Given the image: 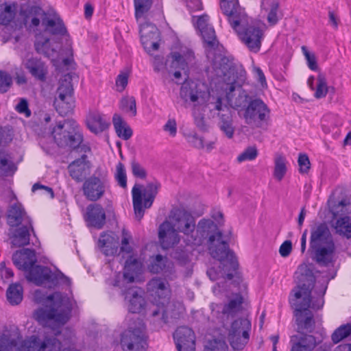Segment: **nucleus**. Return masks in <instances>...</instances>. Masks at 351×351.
Masks as SVG:
<instances>
[{
    "label": "nucleus",
    "instance_id": "obj_1",
    "mask_svg": "<svg viewBox=\"0 0 351 351\" xmlns=\"http://www.w3.org/2000/svg\"><path fill=\"white\" fill-rule=\"evenodd\" d=\"M197 231L204 239H208V248L211 256L220 262L223 274L228 280H234L237 285L242 282L239 271V263L234 253L230 250L229 244L223 240V234L216 223L210 219H202L197 224Z\"/></svg>",
    "mask_w": 351,
    "mask_h": 351
},
{
    "label": "nucleus",
    "instance_id": "obj_2",
    "mask_svg": "<svg viewBox=\"0 0 351 351\" xmlns=\"http://www.w3.org/2000/svg\"><path fill=\"white\" fill-rule=\"evenodd\" d=\"M13 264L25 272L26 279L38 286L51 289L60 282L69 283L70 279L62 272L53 273L50 268L36 265L37 258L34 250L23 248L16 251L12 256Z\"/></svg>",
    "mask_w": 351,
    "mask_h": 351
},
{
    "label": "nucleus",
    "instance_id": "obj_3",
    "mask_svg": "<svg viewBox=\"0 0 351 351\" xmlns=\"http://www.w3.org/2000/svg\"><path fill=\"white\" fill-rule=\"evenodd\" d=\"M221 9L240 40L252 52L261 47L262 30L254 24L238 0H221Z\"/></svg>",
    "mask_w": 351,
    "mask_h": 351
},
{
    "label": "nucleus",
    "instance_id": "obj_4",
    "mask_svg": "<svg viewBox=\"0 0 351 351\" xmlns=\"http://www.w3.org/2000/svg\"><path fill=\"white\" fill-rule=\"evenodd\" d=\"M315 281V278L312 275L302 276L300 284L293 290L296 300L293 302V305L295 306L294 315L296 317L299 334H304V332H312L314 330L315 320L309 308L319 309L324 305L322 296L326 292V287H324L321 297L315 302H311V294Z\"/></svg>",
    "mask_w": 351,
    "mask_h": 351
},
{
    "label": "nucleus",
    "instance_id": "obj_5",
    "mask_svg": "<svg viewBox=\"0 0 351 351\" xmlns=\"http://www.w3.org/2000/svg\"><path fill=\"white\" fill-rule=\"evenodd\" d=\"M49 306L40 308L35 313L36 319L45 324L52 322L53 334L58 336L60 334V328L69 319L72 311V304L66 294L54 292L47 298Z\"/></svg>",
    "mask_w": 351,
    "mask_h": 351
},
{
    "label": "nucleus",
    "instance_id": "obj_6",
    "mask_svg": "<svg viewBox=\"0 0 351 351\" xmlns=\"http://www.w3.org/2000/svg\"><path fill=\"white\" fill-rule=\"evenodd\" d=\"M212 67L215 75L222 78L227 85L225 90L228 103L236 108H241L245 109L252 98L247 94L245 90H242L239 95L233 99L232 93L235 90V84L239 78L236 66L229 61L227 57L219 55L213 58Z\"/></svg>",
    "mask_w": 351,
    "mask_h": 351
},
{
    "label": "nucleus",
    "instance_id": "obj_7",
    "mask_svg": "<svg viewBox=\"0 0 351 351\" xmlns=\"http://www.w3.org/2000/svg\"><path fill=\"white\" fill-rule=\"evenodd\" d=\"M54 142L63 149L77 150L80 152H90V147L84 144V136L79 124L74 119L59 121L51 131Z\"/></svg>",
    "mask_w": 351,
    "mask_h": 351
},
{
    "label": "nucleus",
    "instance_id": "obj_8",
    "mask_svg": "<svg viewBox=\"0 0 351 351\" xmlns=\"http://www.w3.org/2000/svg\"><path fill=\"white\" fill-rule=\"evenodd\" d=\"M147 290L149 295L153 298V303L156 308L152 311V316L154 322L162 326L168 322V315L165 305L169 300L170 291L168 282L160 278H154L147 285Z\"/></svg>",
    "mask_w": 351,
    "mask_h": 351
},
{
    "label": "nucleus",
    "instance_id": "obj_9",
    "mask_svg": "<svg viewBox=\"0 0 351 351\" xmlns=\"http://www.w3.org/2000/svg\"><path fill=\"white\" fill-rule=\"evenodd\" d=\"M120 344L123 351H146V326L141 318L134 319L121 335Z\"/></svg>",
    "mask_w": 351,
    "mask_h": 351
},
{
    "label": "nucleus",
    "instance_id": "obj_10",
    "mask_svg": "<svg viewBox=\"0 0 351 351\" xmlns=\"http://www.w3.org/2000/svg\"><path fill=\"white\" fill-rule=\"evenodd\" d=\"M160 188V184L158 181L149 182L142 190L143 186L135 184L132 190L133 207L136 218L140 221L145 213L143 208V196L144 197L143 206L145 208L152 206Z\"/></svg>",
    "mask_w": 351,
    "mask_h": 351
},
{
    "label": "nucleus",
    "instance_id": "obj_11",
    "mask_svg": "<svg viewBox=\"0 0 351 351\" xmlns=\"http://www.w3.org/2000/svg\"><path fill=\"white\" fill-rule=\"evenodd\" d=\"M107 187L108 172L99 167L84 180L82 189L86 199L95 202L104 195Z\"/></svg>",
    "mask_w": 351,
    "mask_h": 351
},
{
    "label": "nucleus",
    "instance_id": "obj_12",
    "mask_svg": "<svg viewBox=\"0 0 351 351\" xmlns=\"http://www.w3.org/2000/svg\"><path fill=\"white\" fill-rule=\"evenodd\" d=\"M53 106L58 113L64 117L71 114L75 107L73 88L71 79L65 77L60 82L56 90Z\"/></svg>",
    "mask_w": 351,
    "mask_h": 351
},
{
    "label": "nucleus",
    "instance_id": "obj_13",
    "mask_svg": "<svg viewBox=\"0 0 351 351\" xmlns=\"http://www.w3.org/2000/svg\"><path fill=\"white\" fill-rule=\"evenodd\" d=\"M251 322L247 319L234 320L228 332V341L234 350H242L248 342Z\"/></svg>",
    "mask_w": 351,
    "mask_h": 351
},
{
    "label": "nucleus",
    "instance_id": "obj_14",
    "mask_svg": "<svg viewBox=\"0 0 351 351\" xmlns=\"http://www.w3.org/2000/svg\"><path fill=\"white\" fill-rule=\"evenodd\" d=\"M173 337L178 351L195 350V335L191 328L185 326L178 327Z\"/></svg>",
    "mask_w": 351,
    "mask_h": 351
},
{
    "label": "nucleus",
    "instance_id": "obj_15",
    "mask_svg": "<svg viewBox=\"0 0 351 351\" xmlns=\"http://www.w3.org/2000/svg\"><path fill=\"white\" fill-rule=\"evenodd\" d=\"M208 16H201L197 21V28L201 33L206 51L215 50L219 45L214 28L208 24Z\"/></svg>",
    "mask_w": 351,
    "mask_h": 351
},
{
    "label": "nucleus",
    "instance_id": "obj_16",
    "mask_svg": "<svg viewBox=\"0 0 351 351\" xmlns=\"http://www.w3.org/2000/svg\"><path fill=\"white\" fill-rule=\"evenodd\" d=\"M84 219L88 227L102 229L106 223L104 208L100 204L93 203L87 206Z\"/></svg>",
    "mask_w": 351,
    "mask_h": 351
},
{
    "label": "nucleus",
    "instance_id": "obj_17",
    "mask_svg": "<svg viewBox=\"0 0 351 351\" xmlns=\"http://www.w3.org/2000/svg\"><path fill=\"white\" fill-rule=\"evenodd\" d=\"M143 291L138 287H130L122 292L125 300L128 302V311L132 313H140L145 309L146 301Z\"/></svg>",
    "mask_w": 351,
    "mask_h": 351
},
{
    "label": "nucleus",
    "instance_id": "obj_18",
    "mask_svg": "<svg viewBox=\"0 0 351 351\" xmlns=\"http://www.w3.org/2000/svg\"><path fill=\"white\" fill-rule=\"evenodd\" d=\"M88 156L84 153L80 158L75 159L68 165L69 176L76 182H84L86 176L90 174V162Z\"/></svg>",
    "mask_w": 351,
    "mask_h": 351
},
{
    "label": "nucleus",
    "instance_id": "obj_19",
    "mask_svg": "<svg viewBox=\"0 0 351 351\" xmlns=\"http://www.w3.org/2000/svg\"><path fill=\"white\" fill-rule=\"evenodd\" d=\"M158 241L164 250L173 247L180 241L176 230L168 221H165L159 226Z\"/></svg>",
    "mask_w": 351,
    "mask_h": 351
},
{
    "label": "nucleus",
    "instance_id": "obj_20",
    "mask_svg": "<svg viewBox=\"0 0 351 351\" xmlns=\"http://www.w3.org/2000/svg\"><path fill=\"white\" fill-rule=\"evenodd\" d=\"M14 229L10 231V239L11 243L14 247H21L29 244L30 232L36 236L32 221L29 223H23L19 226H14Z\"/></svg>",
    "mask_w": 351,
    "mask_h": 351
},
{
    "label": "nucleus",
    "instance_id": "obj_21",
    "mask_svg": "<svg viewBox=\"0 0 351 351\" xmlns=\"http://www.w3.org/2000/svg\"><path fill=\"white\" fill-rule=\"evenodd\" d=\"M332 242H334L332 235L325 223H321L311 228L309 249Z\"/></svg>",
    "mask_w": 351,
    "mask_h": 351
},
{
    "label": "nucleus",
    "instance_id": "obj_22",
    "mask_svg": "<svg viewBox=\"0 0 351 351\" xmlns=\"http://www.w3.org/2000/svg\"><path fill=\"white\" fill-rule=\"evenodd\" d=\"M314 260L320 265L327 266L334 261L336 247L335 242L310 248Z\"/></svg>",
    "mask_w": 351,
    "mask_h": 351
},
{
    "label": "nucleus",
    "instance_id": "obj_23",
    "mask_svg": "<svg viewBox=\"0 0 351 351\" xmlns=\"http://www.w3.org/2000/svg\"><path fill=\"white\" fill-rule=\"evenodd\" d=\"M169 56L172 59L171 67L184 71H188V65L195 59L194 52L189 48L181 49L180 51L170 53Z\"/></svg>",
    "mask_w": 351,
    "mask_h": 351
},
{
    "label": "nucleus",
    "instance_id": "obj_24",
    "mask_svg": "<svg viewBox=\"0 0 351 351\" xmlns=\"http://www.w3.org/2000/svg\"><path fill=\"white\" fill-rule=\"evenodd\" d=\"M25 68L35 79L45 82L48 74V66L40 58L31 57L24 62Z\"/></svg>",
    "mask_w": 351,
    "mask_h": 351
},
{
    "label": "nucleus",
    "instance_id": "obj_25",
    "mask_svg": "<svg viewBox=\"0 0 351 351\" xmlns=\"http://www.w3.org/2000/svg\"><path fill=\"white\" fill-rule=\"evenodd\" d=\"M290 343L291 351H313L318 345L313 335L302 333L291 336Z\"/></svg>",
    "mask_w": 351,
    "mask_h": 351
},
{
    "label": "nucleus",
    "instance_id": "obj_26",
    "mask_svg": "<svg viewBox=\"0 0 351 351\" xmlns=\"http://www.w3.org/2000/svg\"><path fill=\"white\" fill-rule=\"evenodd\" d=\"M32 221L27 215L24 208L21 204L15 203L12 205L7 214V223L11 227L19 226L23 223H29Z\"/></svg>",
    "mask_w": 351,
    "mask_h": 351
},
{
    "label": "nucleus",
    "instance_id": "obj_27",
    "mask_svg": "<svg viewBox=\"0 0 351 351\" xmlns=\"http://www.w3.org/2000/svg\"><path fill=\"white\" fill-rule=\"evenodd\" d=\"M172 220H181L184 223V226H177L179 232L186 235L193 233L195 228V221L193 217L187 211L182 209H175L171 215Z\"/></svg>",
    "mask_w": 351,
    "mask_h": 351
},
{
    "label": "nucleus",
    "instance_id": "obj_28",
    "mask_svg": "<svg viewBox=\"0 0 351 351\" xmlns=\"http://www.w3.org/2000/svg\"><path fill=\"white\" fill-rule=\"evenodd\" d=\"M86 124L88 130L95 134L104 132L110 125L104 116L97 110L88 112L86 119Z\"/></svg>",
    "mask_w": 351,
    "mask_h": 351
},
{
    "label": "nucleus",
    "instance_id": "obj_29",
    "mask_svg": "<svg viewBox=\"0 0 351 351\" xmlns=\"http://www.w3.org/2000/svg\"><path fill=\"white\" fill-rule=\"evenodd\" d=\"M263 101L261 99H252L245 108L243 117L247 124L263 120Z\"/></svg>",
    "mask_w": 351,
    "mask_h": 351
},
{
    "label": "nucleus",
    "instance_id": "obj_30",
    "mask_svg": "<svg viewBox=\"0 0 351 351\" xmlns=\"http://www.w3.org/2000/svg\"><path fill=\"white\" fill-rule=\"evenodd\" d=\"M149 270L153 274L162 273L164 275L171 274L173 269V263L169 261L167 256L157 254L152 256L150 263L148 265Z\"/></svg>",
    "mask_w": 351,
    "mask_h": 351
},
{
    "label": "nucleus",
    "instance_id": "obj_31",
    "mask_svg": "<svg viewBox=\"0 0 351 351\" xmlns=\"http://www.w3.org/2000/svg\"><path fill=\"white\" fill-rule=\"evenodd\" d=\"M119 243V239L113 235L102 232L100 234L98 246L101 252L106 256H114L117 253Z\"/></svg>",
    "mask_w": 351,
    "mask_h": 351
},
{
    "label": "nucleus",
    "instance_id": "obj_32",
    "mask_svg": "<svg viewBox=\"0 0 351 351\" xmlns=\"http://www.w3.org/2000/svg\"><path fill=\"white\" fill-rule=\"evenodd\" d=\"M265 11L267 13L266 19L269 27L275 26L283 17L280 0H267Z\"/></svg>",
    "mask_w": 351,
    "mask_h": 351
},
{
    "label": "nucleus",
    "instance_id": "obj_33",
    "mask_svg": "<svg viewBox=\"0 0 351 351\" xmlns=\"http://www.w3.org/2000/svg\"><path fill=\"white\" fill-rule=\"evenodd\" d=\"M16 171L17 166L11 155L5 150L0 149V176H12Z\"/></svg>",
    "mask_w": 351,
    "mask_h": 351
},
{
    "label": "nucleus",
    "instance_id": "obj_34",
    "mask_svg": "<svg viewBox=\"0 0 351 351\" xmlns=\"http://www.w3.org/2000/svg\"><path fill=\"white\" fill-rule=\"evenodd\" d=\"M139 34L141 40L145 48L147 47L149 41L159 40L160 32L157 27L151 23H145L140 25Z\"/></svg>",
    "mask_w": 351,
    "mask_h": 351
},
{
    "label": "nucleus",
    "instance_id": "obj_35",
    "mask_svg": "<svg viewBox=\"0 0 351 351\" xmlns=\"http://www.w3.org/2000/svg\"><path fill=\"white\" fill-rule=\"evenodd\" d=\"M42 23L45 26V30L52 35L65 36L67 34L66 27L60 17L56 19L45 17L43 19Z\"/></svg>",
    "mask_w": 351,
    "mask_h": 351
},
{
    "label": "nucleus",
    "instance_id": "obj_36",
    "mask_svg": "<svg viewBox=\"0 0 351 351\" xmlns=\"http://www.w3.org/2000/svg\"><path fill=\"white\" fill-rule=\"evenodd\" d=\"M112 122L117 136L123 140L130 139L133 134L132 128L118 114H114L112 117Z\"/></svg>",
    "mask_w": 351,
    "mask_h": 351
},
{
    "label": "nucleus",
    "instance_id": "obj_37",
    "mask_svg": "<svg viewBox=\"0 0 351 351\" xmlns=\"http://www.w3.org/2000/svg\"><path fill=\"white\" fill-rule=\"evenodd\" d=\"M200 93L197 90V84L194 82L185 80L180 89L181 97L186 100L189 99L192 102L197 101Z\"/></svg>",
    "mask_w": 351,
    "mask_h": 351
},
{
    "label": "nucleus",
    "instance_id": "obj_38",
    "mask_svg": "<svg viewBox=\"0 0 351 351\" xmlns=\"http://www.w3.org/2000/svg\"><path fill=\"white\" fill-rule=\"evenodd\" d=\"M140 269V263L138 260L130 256L125 263L123 277L128 282L134 280V276L138 274Z\"/></svg>",
    "mask_w": 351,
    "mask_h": 351
},
{
    "label": "nucleus",
    "instance_id": "obj_39",
    "mask_svg": "<svg viewBox=\"0 0 351 351\" xmlns=\"http://www.w3.org/2000/svg\"><path fill=\"white\" fill-rule=\"evenodd\" d=\"M287 160L284 156L281 154H277L275 156L273 176L278 182L281 181L287 173Z\"/></svg>",
    "mask_w": 351,
    "mask_h": 351
},
{
    "label": "nucleus",
    "instance_id": "obj_40",
    "mask_svg": "<svg viewBox=\"0 0 351 351\" xmlns=\"http://www.w3.org/2000/svg\"><path fill=\"white\" fill-rule=\"evenodd\" d=\"M23 287L19 283L11 284L6 291V297L12 305H17L23 300Z\"/></svg>",
    "mask_w": 351,
    "mask_h": 351
},
{
    "label": "nucleus",
    "instance_id": "obj_41",
    "mask_svg": "<svg viewBox=\"0 0 351 351\" xmlns=\"http://www.w3.org/2000/svg\"><path fill=\"white\" fill-rule=\"evenodd\" d=\"M16 15L15 5L6 2L0 3V24L9 25Z\"/></svg>",
    "mask_w": 351,
    "mask_h": 351
},
{
    "label": "nucleus",
    "instance_id": "obj_42",
    "mask_svg": "<svg viewBox=\"0 0 351 351\" xmlns=\"http://www.w3.org/2000/svg\"><path fill=\"white\" fill-rule=\"evenodd\" d=\"M335 228L337 233L347 239L351 238V217L345 216L336 221Z\"/></svg>",
    "mask_w": 351,
    "mask_h": 351
},
{
    "label": "nucleus",
    "instance_id": "obj_43",
    "mask_svg": "<svg viewBox=\"0 0 351 351\" xmlns=\"http://www.w3.org/2000/svg\"><path fill=\"white\" fill-rule=\"evenodd\" d=\"M351 335V324L341 325L331 335V339L334 343H338Z\"/></svg>",
    "mask_w": 351,
    "mask_h": 351
},
{
    "label": "nucleus",
    "instance_id": "obj_44",
    "mask_svg": "<svg viewBox=\"0 0 351 351\" xmlns=\"http://www.w3.org/2000/svg\"><path fill=\"white\" fill-rule=\"evenodd\" d=\"M215 109L219 111V125L223 123L232 122L231 110L226 106H223L221 97H217L215 105Z\"/></svg>",
    "mask_w": 351,
    "mask_h": 351
},
{
    "label": "nucleus",
    "instance_id": "obj_45",
    "mask_svg": "<svg viewBox=\"0 0 351 351\" xmlns=\"http://www.w3.org/2000/svg\"><path fill=\"white\" fill-rule=\"evenodd\" d=\"M23 347L25 351H43L46 343H43L39 337L33 335L29 339L24 341Z\"/></svg>",
    "mask_w": 351,
    "mask_h": 351
},
{
    "label": "nucleus",
    "instance_id": "obj_46",
    "mask_svg": "<svg viewBox=\"0 0 351 351\" xmlns=\"http://www.w3.org/2000/svg\"><path fill=\"white\" fill-rule=\"evenodd\" d=\"M242 303L243 298L241 295H239L236 298L230 300L229 302L225 305L223 308V313L232 316L241 309Z\"/></svg>",
    "mask_w": 351,
    "mask_h": 351
},
{
    "label": "nucleus",
    "instance_id": "obj_47",
    "mask_svg": "<svg viewBox=\"0 0 351 351\" xmlns=\"http://www.w3.org/2000/svg\"><path fill=\"white\" fill-rule=\"evenodd\" d=\"M326 76L323 73H319L317 76V84L314 94L317 99L325 97L328 91Z\"/></svg>",
    "mask_w": 351,
    "mask_h": 351
},
{
    "label": "nucleus",
    "instance_id": "obj_48",
    "mask_svg": "<svg viewBox=\"0 0 351 351\" xmlns=\"http://www.w3.org/2000/svg\"><path fill=\"white\" fill-rule=\"evenodd\" d=\"M119 108L125 112H130L132 116L136 115V104L134 97H123L120 100Z\"/></svg>",
    "mask_w": 351,
    "mask_h": 351
},
{
    "label": "nucleus",
    "instance_id": "obj_49",
    "mask_svg": "<svg viewBox=\"0 0 351 351\" xmlns=\"http://www.w3.org/2000/svg\"><path fill=\"white\" fill-rule=\"evenodd\" d=\"M135 8V16L141 18L147 12L152 5V0H134Z\"/></svg>",
    "mask_w": 351,
    "mask_h": 351
},
{
    "label": "nucleus",
    "instance_id": "obj_50",
    "mask_svg": "<svg viewBox=\"0 0 351 351\" xmlns=\"http://www.w3.org/2000/svg\"><path fill=\"white\" fill-rule=\"evenodd\" d=\"M258 152L255 146L247 147L242 153L237 158L238 162L241 163L245 161H252L256 158Z\"/></svg>",
    "mask_w": 351,
    "mask_h": 351
},
{
    "label": "nucleus",
    "instance_id": "obj_51",
    "mask_svg": "<svg viewBox=\"0 0 351 351\" xmlns=\"http://www.w3.org/2000/svg\"><path fill=\"white\" fill-rule=\"evenodd\" d=\"M228 346L223 339L210 340L205 346L204 351H228Z\"/></svg>",
    "mask_w": 351,
    "mask_h": 351
},
{
    "label": "nucleus",
    "instance_id": "obj_52",
    "mask_svg": "<svg viewBox=\"0 0 351 351\" xmlns=\"http://www.w3.org/2000/svg\"><path fill=\"white\" fill-rule=\"evenodd\" d=\"M50 39L49 38H43L42 36L38 38L34 43L35 50L38 53L45 56H49L50 49Z\"/></svg>",
    "mask_w": 351,
    "mask_h": 351
},
{
    "label": "nucleus",
    "instance_id": "obj_53",
    "mask_svg": "<svg viewBox=\"0 0 351 351\" xmlns=\"http://www.w3.org/2000/svg\"><path fill=\"white\" fill-rule=\"evenodd\" d=\"M116 181L118 184L125 189L127 187V176L124 165L119 162L116 166V173L114 175Z\"/></svg>",
    "mask_w": 351,
    "mask_h": 351
},
{
    "label": "nucleus",
    "instance_id": "obj_54",
    "mask_svg": "<svg viewBox=\"0 0 351 351\" xmlns=\"http://www.w3.org/2000/svg\"><path fill=\"white\" fill-rule=\"evenodd\" d=\"M12 85V76L6 71L0 70V93H7Z\"/></svg>",
    "mask_w": 351,
    "mask_h": 351
},
{
    "label": "nucleus",
    "instance_id": "obj_55",
    "mask_svg": "<svg viewBox=\"0 0 351 351\" xmlns=\"http://www.w3.org/2000/svg\"><path fill=\"white\" fill-rule=\"evenodd\" d=\"M131 170L135 178L145 180L147 178V173L146 169L135 159L131 161Z\"/></svg>",
    "mask_w": 351,
    "mask_h": 351
},
{
    "label": "nucleus",
    "instance_id": "obj_56",
    "mask_svg": "<svg viewBox=\"0 0 351 351\" xmlns=\"http://www.w3.org/2000/svg\"><path fill=\"white\" fill-rule=\"evenodd\" d=\"M43 343H46L43 351H61L62 343L56 337H45Z\"/></svg>",
    "mask_w": 351,
    "mask_h": 351
},
{
    "label": "nucleus",
    "instance_id": "obj_57",
    "mask_svg": "<svg viewBox=\"0 0 351 351\" xmlns=\"http://www.w3.org/2000/svg\"><path fill=\"white\" fill-rule=\"evenodd\" d=\"M16 345L15 339H11L5 335L0 336V351H12Z\"/></svg>",
    "mask_w": 351,
    "mask_h": 351
},
{
    "label": "nucleus",
    "instance_id": "obj_58",
    "mask_svg": "<svg viewBox=\"0 0 351 351\" xmlns=\"http://www.w3.org/2000/svg\"><path fill=\"white\" fill-rule=\"evenodd\" d=\"M300 173H307L311 167L308 156L306 154H300L298 160Z\"/></svg>",
    "mask_w": 351,
    "mask_h": 351
},
{
    "label": "nucleus",
    "instance_id": "obj_59",
    "mask_svg": "<svg viewBox=\"0 0 351 351\" xmlns=\"http://www.w3.org/2000/svg\"><path fill=\"white\" fill-rule=\"evenodd\" d=\"M15 110L20 114H23L26 117H29L32 114L29 108L28 101L26 99L22 98L19 103L16 106Z\"/></svg>",
    "mask_w": 351,
    "mask_h": 351
},
{
    "label": "nucleus",
    "instance_id": "obj_60",
    "mask_svg": "<svg viewBox=\"0 0 351 351\" xmlns=\"http://www.w3.org/2000/svg\"><path fill=\"white\" fill-rule=\"evenodd\" d=\"M302 51L305 56V58L306 59L308 62V67L313 70L315 71L317 69V64L316 62L315 57L313 54H311L306 49L305 46L302 47Z\"/></svg>",
    "mask_w": 351,
    "mask_h": 351
},
{
    "label": "nucleus",
    "instance_id": "obj_61",
    "mask_svg": "<svg viewBox=\"0 0 351 351\" xmlns=\"http://www.w3.org/2000/svg\"><path fill=\"white\" fill-rule=\"evenodd\" d=\"M122 234L123 239L121 240V251L126 254H130L132 252V247L129 244L130 236L125 230H123Z\"/></svg>",
    "mask_w": 351,
    "mask_h": 351
},
{
    "label": "nucleus",
    "instance_id": "obj_62",
    "mask_svg": "<svg viewBox=\"0 0 351 351\" xmlns=\"http://www.w3.org/2000/svg\"><path fill=\"white\" fill-rule=\"evenodd\" d=\"M163 130L169 133L171 136H175L177 134V124L174 119H169L163 126Z\"/></svg>",
    "mask_w": 351,
    "mask_h": 351
},
{
    "label": "nucleus",
    "instance_id": "obj_63",
    "mask_svg": "<svg viewBox=\"0 0 351 351\" xmlns=\"http://www.w3.org/2000/svg\"><path fill=\"white\" fill-rule=\"evenodd\" d=\"M292 243L289 240L284 241L279 248V253L282 257H287L291 252Z\"/></svg>",
    "mask_w": 351,
    "mask_h": 351
},
{
    "label": "nucleus",
    "instance_id": "obj_64",
    "mask_svg": "<svg viewBox=\"0 0 351 351\" xmlns=\"http://www.w3.org/2000/svg\"><path fill=\"white\" fill-rule=\"evenodd\" d=\"M219 128L228 138L233 137L234 129L232 126V122L221 123Z\"/></svg>",
    "mask_w": 351,
    "mask_h": 351
}]
</instances>
